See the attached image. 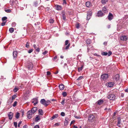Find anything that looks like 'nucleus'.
Returning a JSON list of instances; mask_svg holds the SVG:
<instances>
[{
    "label": "nucleus",
    "instance_id": "obj_1",
    "mask_svg": "<svg viewBox=\"0 0 128 128\" xmlns=\"http://www.w3.org/2000/svg\"><path fill=\"white\" fill-rule=\"evenodd\" d=\"M37 110L36 107L33 108L31 110L28 111L27 113V116L28 118L29 119H30L32 117L33 114L36 112Z\"/></svg>",
    "mask_w": 128,
    "mask_h": 128
},
{
    "label": "nucleus",
    "instance_id": "obj_2",
    "mask_svg": "<svg viewBox=\"0 0 128 128\" xmlns=\"http://www.w3.org/2000/svg\"><path fill=\"white\" fill-rule=\"evenodd\" d=\"M95 118L93 115H90L88 118V122H92L94 121Z\"/></svg>",
    "mask_w": 128,
    "mask_h": 128
},
{
    "label": "nucleus",
    "instance_id": "obj_3",
    "mask_svg": "<svg viewBox=\"0 0 128 128\" xmlns=\"http://www.w3.org/2000/svg\"><path fill=\"white\" fill-rule=\"evenodd\" d=\"M108 78V74L104 73L102 75L101 78L104 80H106Z\"/></svg>",
    "mask_w": 128,
    "mask_h": 128
},
{
    "label": "nucleus",
    "instance_id": "obj_4",
    "mask_svg": "<svg viewBox=\"0 0 128 128\" xmlns=\"http://www.w3.org/2000/svg\"><path fill=\"white\" fill-rule=\"evenodd\" d=\"M107 98L110 100H114L115 98V96L114 94H110L107 96Z\"/></svg>",
    "mask_w": 128,
    "mask_h": 128
},
{
    "label": "nucleus",
    "instance_id": "obj_5",
    "mask_svg": "<svg viewBox=\"0 0 128 128\" xmlns=\"http://www.w3.org/2000/svg\"><path fill=\"white\" fill-rule=\"evenodd\" d=\"M40 103L43 105H44L46 106H47L48 104H47L46 101L44 99H42L40 101Z\"/></svg>",
    "mask_w": 128,
    "mask_h": 128
},
{
    "label": "nucleus",
    "instance_id": "obj_6",
    "mask_svg": "<svg viewBox=\"0 0 128 128\" xmlns=\"http://www.w3.org/2000/svg\"><path fill=\"white\" fill-rule=\"evenodd\" d=\"M107 18L109 20H111L113 19V14L111 13L110 12Z\"/></svg>",
    "mask_w": 128,
    "mask_h": 128
},
{
    "label": "nucleus",
    "instance_id": "obj_7",
    "mask_svg": "<svg viewBox=\"0 0 128 128\" xmlns=\"http://www.w3.org/2000/svg\"><path fill=\"white\" fill-rule=\"evenodd\" d=\"M55 7L56 9L58 10H61L62 9V7L56 4L55 5Z\"/></svg>",
    "mask_w": 128,
    "mask_h": 128
},
{
    "label": "nucleus",
    "instance_id": "obj_8",
    "mask_svg": "<svg viewBox=\"0 0 128 128\" xmlns=\"http://www.w3.org/2000/svg\"><path fill=\"white\" fill-rule=\"evenodd\" d=\"M120 75L118 74H116L114 76V79L116 81L119 80L120 79Z\"/></svg>",
    "mask_w": 128,
    "mask_h": 128
},
{
    "label": "nucleus",
    "instance_id": "obj_9",
    "mask_svg": "<svg viewBox=\"0 0 128 128\" xmlns=\"http://www.w3.org/2000/svg\"><path fill=\"white\" fill-rule=\"evenodd\" d=\"M120 40L122 41H126L127 40L128 38L126 36H122L120 37Z\"/></svg>",
    "mask_w": 128,
    "mask_h": 128
},
{
    "label": "nucleus",
    "instance_id": "obj_10",
    "mask_svg": "<svg viewBox=\"0 0 128 128\" xmlns=\"http://www.w3.org/2000/svg\"><path fill=\"white\" fill-rule=\"evenodd\" d=\"M13 115V114L12 112H10L8 114V117L10 120H11L12 119Z\"/></svg>",
    "mask_w": 128,
    "mask_h": 128
},
{
    "label": "nucleus",
    "instance_id": "obj_11",
    "mask_svg": "<svg viewBox=\"0 0 128 128\" xmlns=\"http://www.w3.org/2000/svg\"><path fill=\"white\" fill-rule=\"evenodd\" d=\"M97 16L98 17H101L103 16V13L101 10H100L98 12Z\"/></svg>",
    "mask_w": 128,
    "mask_h": 128
},
{
    "label": "nucleus",
    "instance_id": "obj_12",
    "mask_svg": "<svg viewBox=\"0 0 128 128\" xmlns=\"http://www.w3.org/2000/svg\"><path fill=\"white\" fill-rule=\"evenodd\" d=\"M69 119L68 117H66L64 122V125L65 126H67L69 122Z\"/></svg>",
    "mask_w": 128,
    "mask_h": 128
},
{
    "label": "nucleus",
    "instance_id": "obj_13",
    "mask_svg": "<svg viewBox=\"0 0 128 128\" xmlns=\"http://www.w3.org/2000/svg\"><path fill=\"white\" fill-rule=\"evenodd\" d=\"M104 101L102 100H98L96 102V104L98 105L102 104L103 103Z\"/></svg>",
    "mask_w": 128,
    "mask_h": 128
},
{
    "label": "nucleus",
    "instance_id": "obj_14",
    "mask_svg": "<svg viewBox=\"0 0 128 128\" xmlns=\"http://www.w3.org/2000/svg\"><path fill=\"white\" fill-rule=\"evenodd\" d=\"M33 67V65L32 63H29L28 66V68L29 70H31Z\"/></svg>",
    "mask_w": 128,
    "mask_h": 128
},
{
    "label": "nucleus",
    "instance_id": "obj_15",
    "mask_svg": "<svg viewBox=\"0 0 128 128\" xmlns=\"http://www.w3.org/2000/svg\"><path fill=\"white\" fill-rule=\"evenodd\" d=\"M17 54L18 53L16 51L14 50L13 52V55L14 58H16V57Z\"/></svg>",
    "mask_w": 128,
    "mask_h": 128
},
{
    "label": "nucleus",
    "instance_id": "obj_16",
    "mask_svg": "<svg viewBox=\"0 0 128 128\" xmlns=\"http://www.w3.org/2000/svg\"><path fill=\"white\" fill-rule=\"evenodd\" d=\"M118 122L117 124V126L119 127H120V124L121 123V120L120 118H118Z\"/></svg>",
    "mask_w": 128,
    "mask_h": 128
},
{
    "label": "nucleus",
    "instance_id": "obj_17",
    "mask_svg": "<svg viewBox=\"0 0 128 128\" xmlns=\"http://www.w3.org/2000/svg\"><path fill=\"white\" fill-rule=\"evenodd\" d=\"M59 87L60 90H62L64 89V86L63 84H62L59 85Z\"/></svg>",
    "mask_w": 128,
    "mask_h": 128
},
{
    "label": "nucleus",
    "instance_id": "obj_18",
    "mask_svg": "<svg viewBox=\"0 0 128 128\" xmlns=\"http://www.w3.org/2000/svg\"><path fill=\"white\" fill-rule=\"evenodd\" d=\"M114 84V82H110L108 83V86L109 87H112L113 86Z\"/></svg>",
    "mask_w": 128,
    "mask_h": 128
},
{
    "label": "nucleus",
    "instance_id": "obj_19",
    "mask_svg": "<svg viewBox=\"0 0 128 128\" xmlns=\"http://www.w3.org/2000/svg\"><path fill=\"white\" fill-rule=\"evenodd\" d=\"M86 42L87 44H89L91 43L92 41L90 39H88L86 40Z\"/></svg>",
    "mask_w": 128,
    "mask_h": 128
},
{
    "label": "nucleus",
    "instance_id": "obj_20",
    "mask_svg": "<svg viewBox=\"0 0 128 128\" xmlns=\"http://www.w3.org/2000/svg\"><path fill=\"white\" fill-rule=\"evenodd\" d=\"M40 116H36L35 118V121L36 122H38L39 120H40Z\"/></svg>",
    "mask_w": 128,
    "mask_h": 128
},
{
    "label": "nucleus",
    "instance_id": "obj_21",
    "mask_svg": "<svg viewBox=\"0 0 128 128\" xmlns=\"http://www.w3.org/2000/svg\"><path fill=\"white\" fill-rule=\"evenodd\" d=\"M86 5L87 7H89L90 6L91 4L89 2H87L86 3Z\"/></svg>",
    "mask_w": 128,
    "mask_h": 128
},
{
    "label": "nucleus",
    "instance_id": "obj_22",
    "mask_svg": "<svg viewBox=\"0 0 128 128\" xmlns=\"http://www.w3.org/2000/svg\"><path fill=\"white\" fill-rule=\"evenodd\" d=\"M38 113L40 115H42L43 114V111L42 109H40L38 110Z\"/></svg>",
    "mask_w": 128,
    "mask_h": 128
},
{
    "label": "nucleus",
    "instance_id": "obj_23",
    "mask_svg": "<svg viewBox=\"0 0 128 128\" xmlns=\"http://www.w3.org/2000/svg\"><path fill=\"white\" fill-rule=\"evenodd\" d=\"M58 114H55L53 115V116H52V117L51 118H52L51 120H52L54 119L55 118H57V117H58Z\"/></svg>",
    "mask_w": 128,
    "mask_h": 128
},
{
    "label": "nucleus",
    "instance_id": "obj_24",
    "mask_svg": "<svg viewBox=\"0 0 128 128\" xmlns=\"http://www.w3.org/2000/svg\"><path fill=\"white\" fill-rule=\"evenodd\" d=\"M14 31V28H9V31L10 33H13Z\"/></svg>",
    "mask_w": 128,
    "mask_h": 128
},
{
    "label": "nucleus",
    "instance_id": "obj_25",
    "mask_svg": "<svg viewBox=\"0 0 128 128\" xmlns=\"http://www.w3.org/2000/svg\"><path fill=\"white\" fill-rule=\"evenodd\" d=\"M92 11H88L87 13V15H88L90 16H91L92 15Z\"/></svg>",
    "mask_w": 128,
    "mask_h": 128
},
{
    "label": "nucleus",
    "instance_id": "obj_26",
    "mask_svg": "<svg viewBox=\"0 0 128 128\" xmlns=\"http://www.w3.org/2000/svg\"><path fill=\"white\" fill-rule=\"evenodd\" d=\"M7 18L6 17H3L2 18V22H5L6 21V19H7Z\"/></svg>",
    "mask_w": 128,
    "mask_h": 128
},
{
    "label": "nucleus",
    "instance_id": "obj_27",
    "mask_svg": "<svg viewBox=\"0 0 128 128\" xmlns=\"http://www.w3.org/2000/svg\"><path fill=\"white\" fill-rule=\"evenodd\" d=\"M20 113L18 112H17L16 114V117L17 119H18L20 116Z\"/></svg>",
    "mask_w": 128,
    "mask_h": 128
},
{
    "label": "nucleus",
    "instance_id": "obj_28",
    "mask_svg": "<svg viewBox=\"0 0 128 128\" xmlns=\"http://www.w3.org/2000/svg\"><path fill=\"white\" fill-rule=\"evenodd\" d=\"M101 54L103 56H106L108 54V53L107 52H101Z\"/></svg>",
    "mask_w": 128,
    "mask_h": 128
},
{
    "label": "nucleus",
    "instance_id": "obj_29",
    "mask_svg": "<svg viewBox=\"0 0 128 128\" xmlns=\"http://www.w3.org/2000/svg\"><path fill=\"white\" fill-rule=\"evenodd\" d=\"M102 10L103 12L104 13H106L107 12V9L105 7H104L103 8Z\"/></svg>",
    "mask_w": 128,
    "mask_h": 128
},
{
    "label": "nucleus",
    "instance_id": "obj_30",
    "mask_svg": "<svg viewBox=\"0 0 128 128\" xmlns=\"http://www.w3.org/2000/svg\"><path fill=\"white\" fill-rule=\"evenodd\" d=\"M108 1V0H102V3L103 4H105Z\"/></svg>",
    "mask_w": 128,
    "mask_h": 128
},
{
    "label": "nucleus",
    "instance_id": "obj_31",
    "mask_svg": "<svg viewBox=\"0 0 128 128\" xmlns=\"http://www.w3.org/2000/svg\"><path fill=\"white\" fill-rule=\"evenodd\" d=\"M14 2L13 0H11L10 1V4L12 6H13L14 4Z\"/></svg>",
    "mask_w": 128,
    "mask_h": 128
},
{
    "label": "nucleus",
    "instance_id": "obj_32",
    "mask_svg": "<svg viewBox=\"0 0 128 128\" xmlns=\"http://www.w3.org/2000/svg\"><path fill=\"white\" fill-rule=\"evenodd\" d=\"M18 90V88L15 87L13 90V91L14 92H16Z\"/></svg>",
    "mask_w": 128,
    "mask_h": 128
},
{
    "label": "nucleus",
    "instance_id": "obj_33",
    "mask_svg": "<svg viewBox=\"0 0 128 128\" xmlns=\"http://www.w3.org/2000/svg\"><path fill=\"white\" fill-rule=\"evenodd\" d=\"M62 18L64 20H65L66 19V16H65L64 14V13L62 12Z\"/></svg>",
    "mask_w": 128,
    "mask_h": 128
},
{
    "label": "nucleus",
    "instance_id": "obj_34",
    "mask_svg": "<svg viewBox=\"0 0 128 128\" xmlns=\"http://www.w3.org/2000/svg\"><path fill=\"white\" fill-rule=\"evenodd\" d=\"M76 27L77 28H80V24L79 23L77 22L76 23Z\"/></svg>",
    "mask_w": 128,
    "mask_h": 128
},
{
    "label": "nucleus",
    "instance_id": "obj_35",
    "mask_svg": "<svg viewBox=\"0 0 128 128\" xmlns=\"http://www.w3.org/2000/svg\"><path fill=\"white\" fill-rule=\"evenodd\" d=\"M62 95L64 97H65L67 95V93L66 92H62Z\"/></svg>",
    "mask_w": 128,
    "mask_h": 128
},
{
    "label": "nucleus",
    "instance_id": "obj_36",
    "mask_svg": "<svg viewBox=\"0 0 128 128\" xmlns=\"http://www.w3.org/2000/svg\"><path fill=\"white\" fill-rule=\"evenodd\" d=\"M70 44H68V45L66 47V48H64V49L68 50V49L69 48L70 46Z\"/></svg>",
    "mask_w": 128,
    "mask_h": 128
},
{
    "label": "nucleus",
    "instance_id": "obj_37",
    "mask_svg": "<svg viewBox=\"0 0 128 128\" xmlns=\"http://www.w3.org/2000/svg\"><path fill=\"white\" fill-rule=\"evenodd\" d=\"M5 10V11L6 12H7V13H10L11 11V10H10V9L6 10Z\"/></svg>",
    "mask_w": 128,
    "mask_h": 128
},
{
    "label": "nucleus",
    "instance_id": "obj_38",
    "mask_svg": "<svg viewBox=\"0 0 128 128\" xmlns=\"http://www.w3.org/2000/svg\"><path fill=\"white\" fill-rule=\"evenodd\" d=\"M17 103V102L16 101L14 102L13 104V106L14 107H15Z\"/></svg>",
    "mask_w": 128,
    "mask_h": 128
},
{
    "label": "nucleus",
    "instance_id": "obj_39",
    "mask_svg": "<svg viewBox=\"0 0 128 128\" xmlns=\"http://www.w3.org/2000/svg\"><path fill=\"white\" fill-rule=\"evenodd\" d=\"M83 69V66H81V67L78 68V70L79 72L81 71Z\"/></svg>",
    "mask_w": 128,
    "mask_h": 128
},
{
    "label": "nucleus",
    "instance_id": "obj_40",
    "mask_svg": "<svg viewBox=\"0 0 128 128\" xmlns=\"http://www.w3.org/2000/svg\"><path fill=\"white\" fill-rule=\"evenodd\" d=\"M6 23V21L5 22H3L1 24V25L2 26H4L5 25V24Z\"/></svg>",
    "mask_w": 128,
    "mask_h": 128
},
{
    "label": "nucleus",
    "instance_id": "obj_41",
    "mask_svg": "<svg viewBox=\"0 0 128 128\" xmlns=\"http://www.w3.org/2000/svg\"><path fill=\"white\" fill-rule=\"evenodd\" d=\"M26 46L27 48H29V43L28 42H26Z\"/></svg>",
    "mask_w": 128,
    "mask_h": 128
},
{
    "label": "nucleus",
    "instance_id": "obj_42",
    "mask_svg": "<svg viewBox=\"0 0 128 128\" xmlns=\"http://www.w3.org/2000/svg\"><path fill=\"white\" fill-rule=\"evenodd\" d=\"M16 97V96L15 94L13 95L12 97V100H13L14 99H15Z\"/></svg>",
    "mask_w": 128,
    "mask_h": 128
},
{
    "label": "nucleus",
    "instance_id": "obj_43",
    "mask_svg": "<svg viewBox=\"0 0 128 128\" xmlns=\"http://www.w3.org/2000/svg\"><path fill=\"white\" fill-rule=\"evenodd\" d=\"M91 16L88 15H87V20H88L91 18Z\"/></svg>",
    "mask_w": 128,
    "mask_h": 128
},
{
    "label": "nucleus",
    "instance_id": "obj_44",
    "mask_svg": "<svg viewBox=\"0 0 128 128\" xmlns=\"http://www.w3.org/2000/svg\"><path fill=\"white\" fill-rule=\"evenodd\" d=\"M49 21L50 23H52L54 22V20H53L52 19L50 20Z\"/></svg>",
    "mask_w": 128,
    "mask_h": 128
},
{
    "label": "nucleus",
    "instance_id": "obj_45",
    "mask_svg": "<svg viewBox=\"0 0 128 128\" xmlns=\"http://www.w3.org/2000/svg\"><path fill=\"white\" fill-rule=\"evenodd\" d=\"M83 78V76H80L78 77L77 79V80H81L82 79V78Z\"/></svg>",
    "mask_w": 128,
    "mask_h": 128
},
{
    "label": "nucleus",
    "instance_id": "obj_46",
    "mask_svg": "<svg viewBox=\"0 0 128 128\" xmlns=\"http://www.w3.org/2000/svg\"><path fill=\"white\" fill-rule=\"evenodd\" d=\"M33 51V49H31L29 50L28 51V52L29 53H30Z\"/></svg>",
    "mask_w": 128,
    "mask_h": 128
},
{
    "label": "nucleus",
    "instance_id": "obj_47",
    "mask_svg": "<svg viewBox=\"0 0 128 128\" xmlns=\"http://www.w3.org/2000/svg\"><path fill=\"white\" fill-rule=\"evenodd\" d=\"M16 25V24L15 22H13L12 24V27H15Z\"/></svg>",
    "mask_w": 128,
    "mask_h": 128
},
{
    "label": "nucleus",
    "instance_id": "obj_48",
    "mask_svg": "<svg viewBox=\"0 0 128 128\" xmlns=\"http://www.w3.org/2000/svg\"><path fill=\"white\" fill-rule=\"evenodd\" d=\"M51 73L50 72H49L48 71L47 72L46 75L47 76H49L50 75Z\"/></svg>",
    "mask_w": 128,
    "mask_h": 128
},
{
    "label": "nucleus",
    "instance_id": "obj_49",
    "mask_svg": "<svg viewBox=\"0 0 128 128\" xmlns=\"http://www.w3.org/2000/svg\"><path fill=\"white\" fill-rule=\"evenodd\" d=\"M14 125L15 126V127L16 128L17 127V123L16 122H14Z\"/></svg>",
    "mask_w": 128,
    "mask_h": 128
},
{
    "label": "nucleus",
    "instance_id": "obj_50",
    "mask_svg": "<svg viewBox=\"0 0 128 128\" xmlns=\"http://www.w3.org/2000/svg\"><path fill=\"white\" fill-rule=\"evenodd\" d=\"M61 115L62 116H65V113L64 112H62L61 113Z\"/></svg>",
    "mask_w": 128,
    "mask_h": 128
},
{
    "label": "nucleus",
    "instance_id": "obj_51",
    "mask_svg": "<svg viewBox=\"0 0 128 128\" xmlns=\"http://www.w3.org/2000/svg\"><path fill=\"white\" fill-rule=\"evenodd\" d=\"M68 40H66L65 41V45H67L68 44Z\"/></svg>",
    "mask_w": 128,
    "mask_h": 128
},
{
    "label": "nucleus",
    "instance_id": "obj_52",
    "mask_svg": "<svg viewBox=\"0 0 128 128\" xmlns=\"http://www.w3.org/2000/svg\"><path fill=\"white\" fill-rule=\"evenodd\" d=\"M112 54V52L111 51H110L108 52V56H109L111 55Z\"/></svg>",
    "mask_w": 128,
    "mask_h": 128
},
{
    "label": "nucleus",
    "instance_id": "obj_53",
    "mask_svg": "<svg viewBox=\"0 0 128 128\" xmlns=\"http://www.w3.org/2000/svg\"><path fill=\"white\" fill-rule=\"evenodd\" d=\"M36 50L39 52L40 51V49L39 48H37L36 49Z\"/></svg>",
    "mask_w": 128,
    "mask_h": 128
},
{
    "label": "nucleus",
    "instance_id": "obj_54",
    "mask_svg": "<svg viewBox=\"0 0 128 128\" xmlns=\"http://www.w3.org/2000/svg\"><path fill=\"white\" fill-rule=\"evenodd\" d=\"M65 100L64 99L61 102V104L62 105H64V104Z\"/></svg>",
    "mask_w": 128,
    "mask_h": 128
},
{
    "label": "nucleus",
    "instance_id": "obj_55",
    "mask_svg": "<svg viewBox=\"0 0 128 128\" xmlns=\"http://www.w3.org/2000/svg\"><path fill=\"white\" fill-rule=\"evenodd\" d=\"M4 122V120H1L0 122V123L1 124H2Z\"/></svg>",
    "mask_w": 128,
    "mask_h": 128
},
{
    "label": "nucleus",
    "instance_id": "obj_56",
    "mask_svg": "<svg viewBox=\"0 0 128 128\" xmlns=\"http://www.w3.org/2000/svg\"><path fill=\"white\" fill-rule=\"evenodd\" d=\"M47 53L48 51H45L43 53V54L44 55H45L46 54H47Z\"/></svg>",
    "mask_w": 128,
    "mask_h": 128
},
{
    "label": "nucleus",
    "instance_id": "obj_57",
    "mask_svg": "<svg viewBox=\"0 0 128 128\" xmlns=\"http://www.w3.org/2000/svg\"><path fill=\"white\" fill-rule=\"evenodd\" d=\"M57 58V57L56 56H55L54 58V61H56V59Z\"/></svg>",
    "mask_w": 128,
    "mask_h": 128
},
{
    "label": "nucleus",
    "instance_id": "obj_58",
    "mask_svg": "<svg viewBox=\"0 0 128 128\" xmlns=\"http://www.w3.org/2000/svg\"><path fill=\"white\" fill-rule=\"evenodd\" d=\"M33 47H34V48L35 49H36L37 48H36V45L35 44H34V45H33Z\"/></svg>",
    "mask_w": 128,
    "mask_h": 128
},
{
    "label": "nucleus",
    "instance_id": "obj_59",
    "mask_svg": "<svg viewBox=\"0 0 128 128\" xmlns=\"http://www.w3.org/2000/svg\"><path fill=\"white\" fill-rule=\"evenodd\" d=\"M46 103H47V104H48V105L50 104V102L49 100H47L46 101Z\"/></svg>",
    "mask_w": 128,
    "mask_h": 128
},
{
    "label": "nucleus",
    "instance_id": "obj_60",
    "mask_svg": "<svg viewBox=\"0 0 128 128\" xmlns=\"http://www.w3.org/2000/svg\"><path fill=\"white\" fill-rule=\"evenodd\" d=\"M34 128H39V126L38 125H36L34 126Z\"/></svg>",
    "mask_w": 128,
    "mask_h": 128
},
{
    "label": "nucleus",
    "instance_id": "obj_61",
    "mask_svg": "<svg viewBox=\"0 0 128 128\" xmlns=\"http://www.w3.org/2000/svg\"><path fill=\"white\" fill-rule=\"evenodd\" d=\"M94 55L95 56H97L99 57H100V56L99 55H98L97 54L95 53L94 54Z\"/></svg>",
    "mask_w": 128,
    "mask_h": 128
},
{
    "label": "nucleus",
    "instance_id": "obj_62",
    "mask_svg": "<svg viewBox=\"0 0 128 128\" xmlns=\"http://www.w3.org/2000/svg\"><path fill=\"white\" fill-rule=\"evenodd\" d=\"M103 44L104 45L106 46L107 44V42H104L103 43Z\"/></svg>",
    "mask_w": 128,
    "mask_h": 128
},
{
    "label": "nucleus",
    "instance_id": "obj_63",
    "mask_svg": "<svg viewBox=\"0 0 128 128\" xmlns=\"http://www.w3.org/2000/svg\"><path fill=\"white\" fill-rule=\"evenodd\" d=\"M27 125H25L23 126V128H27Z\"/></svg>",
    "mask_w": 128,
    "mask_h": 128
},
{
    "label": "nucleus",
    "instance_id": "obj_64",
    "mask_svg": "<svg viewBox=\"0 0 128 128\" xmlns=\"http://www.w3.org/2000/svg\"><path fill=\"white\" fill-rule=\"evenodd\" d=\"M125 92H128V88H127L125 90Z\"/></svg>",
    "mask_w": 128,
    "mask_h": 128
}]
</instances>
